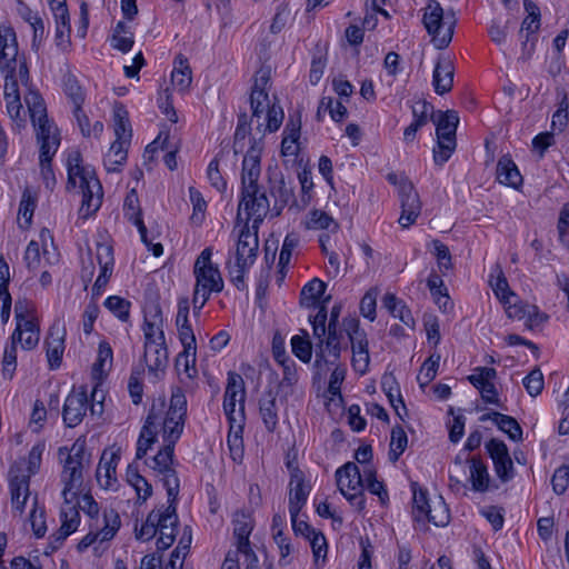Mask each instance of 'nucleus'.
Here are the masks:
<instances>
[{
    "label": "nucleus",
    "mask_w": 569,
    "mask_h": 569,
    "mask_svg": "<svg viewBox=\"0 0 569 569\" xmlns=\"http://www.w3.org/2000/svg\"><path fill=\"white\" fill-rule=\"evenodd\" d=\"M40 154L39 162L41 174L47 188H52L56 184V177L51 167L52 158L60 146V138H51L50 140H39Z\"/></svg>",
    "instance_id": "obj_27"
},
{
    "label": "nucleus",
    "mask_w": 569,
    "mask_h": 569,
    "mask_svg": "<svg viewBox=\"0 0 569 569\" xmlns=\"http://www.w3.org/2000/svg\"><path fill=\"white\" fill-rule=\"evenodd\" d=\"M487 420H491L499 430L507 433L511 440L520 441L522 439V429L515 418L492 411L480 417V421Z\"/></svg>",
    "instance_id": "obj_33"
},
{
    "label": "nucleus",
    "mask_w": 569,
    "mask_h": 569,
    "mask_svg": "<svg viewBox=\"0 0 569 569\" xmlns=\"http://www.w3.org/2000/svg\"><path fill=\"white\" fill-rule=\"evenodd\" d=\"M59 461L62 465L60 475L63 485V505L60 511L61 526L57 532L50 536L46 553L49 555L59 549L63 541L74 532L80 523L79 510L76 507L77 498L84 491V471L90 465V455L86 450L84 440H76L68 447L58 450Z\"/></svg>",
    "instance_id": "obj_1"
},
{
    "label": "nucleus",
    "mask_w": 569,
    "mask_h": 569,
    "mask_svg": "<svg viewBox=\"0 0 569 569\" xmlns=\"http://www.w3.org/2000/svg\"><path fill=\"white\" fill-rule=\"evenodd\" d=\"M2 367L4 378L12 379L17 369V343H13L12 340L4 348Z\"/></svg>",
    "instance_id": "obj_63"
},
{
    "label": "nucleus",
    "mask_w": 569,
    "mask_h": 569,
    "mask_svg": "<svg viewBox=\"0 0 569 569\" xmlns=\"http://www.w3.org/2000/svg\"><path fill=\"white\" fill-rule=\"evenodd\" d=\"M76 507L92 520L89 532L78 545L79 551H83L97 542L110 541L121 527L120 516L114 509H104L100 516L98 503L91 495L84 493V491L78 496Z\"/></svg>",
    "instance_id": "obj_5"
},
{
    "label": "nucleus",
    "mask_w": 569,
    "mask_h": 569,
    "mask_svg": "<svg viewBox=\"0 0 569 569\" xmlns=\"http://www.w3.org/2000/svg\"><path fill=\"white\" fill-rule=\"evenodd\" d=\"M455 69L449 59L441 58L438 60L432 77V84L438 94L449 92L453 84Z\"/></svg>",
    "instance_id": "obj_32"
},
{
    "label": "nucleus",
    "mask_w": 569,
    "mask_h": 569,
    "mask_svg": "<svg viewBox=\"0 0 569 569\" xmlns=\"http://www.w3.org/2000/svg\"><path fill=\"white\" fill-rule=\"evenodd\" d=\"M497 377V370L491 367H477L468 376L469 382L480 391L486 403L499 406V397L492 380Z\"/></svg>",
    "instance_id": "obj_23"
},
{
    "label": "nucleus",
    "mask_w": 569,
    "mask_h": 569,
    "mask_svg": "<svg viewBox=\"0 0 569 569\" xmlns=\"http://www.w3.org/2000/svg\"><path fill=\"white\" fill-rule=\"evenodd\" d=\"M408 445V437L405 430L397 426L391 431L389 459L396 462L403 453Z\"/></svg>",
    "instance_id": "obj_50"
},
{
    "label": "nucleus",
    "mask_w": 569,
    "mask_h": 569,
    "mask_svg": "<svg viewBox=\"0 0 569 569\" xmlns=\"http://www.w3.org/2000/svg\"><path fill=\"white\" fill-rule=\"evenodd\" d=\"M439 360L440 356H437L436 358L433 356H430L423 362L417 377V380L420 383V386H426L436 378L439 367Z\"/></svg>",
    "instance_id": "obj_61"
},
{
    "label": "nucleus",
    "mask_w": 569,
    "mask_h": 569,
    "mask_svg": "<svg viewBox=\"0 0 569 569\" xmlns=\"http://www.w3.org/2000/svg\"><path fill=\"white\" fill-rule=\"evenodd\" d=\"M143 335L144 342H166L160 312H157L152 317V320L146 319L143 325Z\"/></svg>",
    "instance_id": "obj_48"
},
{
    "label": "nucleus",
    "mask_w": 569,
    "mask_h": 569,
    "mask_svg": "<svg viewBox=\"0 0 569 569\" xmlns=\"http://www.w3.org/2000/svg\"><path fill=\"white\" fill-rule=\"evenodd\" d=\"M456 147V141L437 140V146L433 148V161L436 166L442 167L450 159Z\"/></svg>",
    "instance_id": "obj_62"
},
{
    "label": "nucleus",
    "mask_w": 569,
    "mask_h": 569,
    "mask_svg": "<svg viewBox=\"0 0 569 569\" xmlns=\"http://www.w3.org/2000/svg\"><path fill=\"white\" fill-rule=\"evenodd\" d=\"M30 523L32 531L37 538H42L47 532L44 509L39 508L37 503V498H34L33 507L30 512Z\"/></svg>",
    "instance_id": "obj_59"
},
{
    "label": "nucleus",
    "mask_w": 569,
    "mask_h": 569,
    "mask_svg": "<svg viewBox=\"0 0 569 569\" xmlns=\"http://www.w3.org/2000/svg\"><path fill=\"white\" fill-rule=\"evenodd\" d=\"M177 498L178 497H168V506H161L160 508L152 510V513L159 516L157 529H161V526H178Z\"/></svg>",
    "instance_id": "obj_45"
},
{
    "label": "nucleus",
    "mask_w": 569,
    "mask_h": 569,
    "mask_svg": "<svg viewBox=\"0 0 569 569\" xmlns=\"http://www.w3.org/2000/svg\"><path fill=\"white\" fill-rule=\"evenodd\" d=\"M127 112L123 109H118L114 112V134L117 141L129 142L131 139V128L129 120L124 117Z\"/></svg>",
    "instance_id": "obj_57"
},
{
    "label": "nucleus",
    "mask_w": 569,
    "mask_h": 569,
    "mask_svg": "<svg viewBox=\"0 0 569 569\" xmlns=\"http://www.w3.org/2000/svg\"><path fill=\"white\" fill-rule=\"evenodd\" d=\"M343 326L351 343L352 367L357 372L365 375L370 362L367 335L365 330L360 329L359 320L356 317L345 318Z\"/></svg>",
    "instance_id": "obj_16"
},
{
    "label": "nucleus",
    "mask_w": 569,
    "mask_h": 569,
    "mask_svg": "<svg viewBox=\"0 0 569 569\" xmlns=\"http://www.w3.org/2000/svg\"><path fill=\"white\" fill-rule=\"evenodd\" d=\"M123 211L126 218L132 223H136L137 220H142L139 198L134 189L127 193L123 202Z\"/></svg>",
    "instance_id": "obj_56"
},
{
    "label": "nucleus",
    "mask_w": 569,
    "mask_h": 569,
    "mask_svg": "<svg viewBox=\"0 0 569 569\" xmlns=\"http://www.w3.org/2000/svg\"><path fill=\"white\" fill-rule=\"evenodd\" d=\"M133 34L127 27V24L122 21H119L114 28L112 38H111V46L126 53L131 50L133 46Z\"/></svg>",
    "instance_id": "obj_44"
},
{
    "label": "nucleus",
    "mask_w": 569,
    "mask_h": 569,
    "mask_svg": "<svg viewBox=\"0 0 569 569\" xmlns=\"http://www.w3.org/2000/svg\"><path fill=\"white\" fill-rule=\"evenodd\" d=\"M62 89L64 94L70 99L73 107H81L84 102L86 94L80 86L77 77L71 72H67L62 77Z\"/></svg>",
    "instance_id": "obj_43"
},
{
    "label": "nucleus",
    "mask_w": 569,
    "mask_h": 569,
    "mask_svg": "<svg viewBox=\"0 0 569 569\" xmlns=\"http://www.w3.org/2000/svg\"><path fill=\"white\" fill-rule=\"evenodd\" d=\"M174 446L163 442V447L147 462L149 468L160 478L169 498L178 497L180 491V481L173 466Z\"/></svg>",
    "instance_id": "obj_15"
},
{
    "label": "nucleus",
    "mask_w": 569,
    "mask_h": 569,
    "mask_svg": "<svg viewBox=\"0 0 569 569\" xmlns=\"http://www.w3.org/2000/svg\"><path fill=\"white\" fill-rule=\"evenodd\" d=\"M104 307L114 315L119 320L126 322L130 317V307L131 302L119 297L111 296L108 297L104 301Z\"/></svg>",
    "instance_id": "obj_51"
},
{
    "label": "nucleus",
    "mask_w": 569,
    "mask_h": 569,
    "mask_svg": "<svg viewBox=\"0 0 569 569\" xmlns=\"http://www.w3.org/2000/svg\"><path fill=\"white\" fill-rule=\"evenodd\" d=\"M449 510L446 507L441 497H439V501L435 505L433 508H430V511L427 512L425 520L427 519L429 522H432L437 527H445L449 522Z\"/></svg>",
    "instance_id": "obj_58"
},
{
    "label": "nucleus",
    "mask_w": 569,
    "mask_h": 569,
    "mask_svg": "<svg viewBox=\"0 0 569 569\" xmlns=\"http://www.w3.org/2000/svg\"><path fill=\"white\" fill-rule=\"evenodd\" d=\"M290 470L289 482V513L290 516H299L301 509L307 503L310 493V486L305 482V475L298 468L288 462Z\"/></svg>",
    "instance_id": "obj_21"
},
{
    "label": "nucleus",
    "mask_w": 569,
    "mask_h": 569,
    "mask_svg": "<svg viewBox=\"0 0 569 569\" xmlns=\"http://www.w3.org/2000/svg\"><path fill=\"white\" fill-rule=\"evenodd\" d=\"M497 180L505 186L517 189L522 183V176L520 174L516 163L508 156H502L497 163Z\"/></svg>",
    "instance_id": "obj_35"
},
{
    "label": "nucleus",
    "mask_w": 569,
    "mask_h": 569,
    "mask_svg": "<svg viewBox=\"0 0 569 569\" xmlns=\"http://www.w3.org/2000/svg\"><path fill=\"white\" fill-rule=\"evenodd\" d=\"M300 242V237L298 233L291 232L288 233L283 240L280 254H279V272L281 273V277L279 280H282L284 277V268L289 264L292 252L298 247Z\"/></svg>",
    "instance_id": "obj_46"
},
{
    "label": "nucleus",
    "mask_w": 569,
    "mask_h": 569,
    "mask_svg": "<svg viewBox=\"0 0 569 569\" xmlns=\"http://www.w3.org/2000/svg\"><path fill=\"white\" fill-rule=\"evenodd\" d=\"M525 9L527 17L521 23V31H527L528 34L535 33L540 27V10L531 0H525Z\"/></svg>",
    "instance_id": "obj_52"
},
{
    "label": "nucleus",
    "mask_w": 569,
    "mask_h": 569,
    "mask_svg": "<svg viewBox=\"0 0 569 569\" xmlns=\"http://www.w3.org/2000/svg\"><path fill=\"white\" fill-rule=\"evenodd\" d=\"M233 535L237 539V551L257 562V556L252 551L249 542V536L253 529V520L251 513L244 510H238L232 518Z\"/></svg>",
    "instance_id": "obj_22"
},
{
    "label": "nucleus",
    "mask_w": 569,
    "mask_h": 569,
    "mask_svg": "<svg viewBox=\"0 0 569 569\" xmlns=\"http://www.w3.org/2000/svg\"><path fill=\"white\" fill-rule=\"evenodd\" d=\"M144 361L149 375L156 380L164 376L168 367V349L166 342H144Z\"/></svg>",
    "instance_id": "obj_25"
},
{
    "label": "nucleus",
    "mask_w": 569,
    "mask_h": 569,
    "mask_svg": "<svg viewBox=\"0 0 569 569\" xmlns=\"http://www.w3.org/2000/svg\"><path fill=\"white\" fill-rule=\"evenodd\" d=\"M211 257L212 249L208 247L201 251L193 264V276L196 279L193 290L203 292L200 296L204 293H219L224 288L220 269L218 264L212 262Z\"/></svg>",
    "instance_id": "obj_12"
},
{
    "label": "nucleus",
    "mask_w": 569,
    "mask_h": 569,
    "mask_svg": "<svg viewBox=\"0 0 569 569\" xmlns=\"http://www.w3.org/2000/svg\"><path fill=\"white\" fill-rule=\"evenodd\" d=\"M250 133V124L248 120V116L246 113H242L238 117V123L234 131V138H233V151L234 153H240L244 150L247 143V137Z\"/></svg>",
    "instance_id": "obj_53"
},
{
    "label": "nucleus",
    "mask_w": 569,
    "mask_h": 569,
    "mask_svg": "<svg viewBox=\"0 0 569 569\" xmlns=\"http://www.w3.org/2000/svg\"><path fill=\"white\" fill-rule=\"evenodd\" d=\"M325 291L326 283L318 278H313L312 280L307 282L301 289L300 306L306 309H318V311L322 306L327 308L326 303L329 298L323 300L321 299Z\"/></svg>",
    "instance_id": "obj_30"
},
{
    "label": "nucleus",
    "mask_w": 569,
    "mask_h": 569,
    "mask_svg": "<svg viewBox=\"0 0 569 569\" xmlns=\"http://www.w3.org/2000/svg\"><path fill=\"white\" fill-rule=\"evenodd\" d=\"M9 476L12 509L19 515H22L26 502L30 496L29 475H24L18 466H13L10 468Z\"/></svg>",
    "instance_id": "obj_24"
},
{
    "label": "nucleus",
    "mask_w": 569,
    "mask_h": 569,
    "mask_svg": "<svg viewBox=\"0 0 569 569\" xmlns=\"http://www.w3.org/2000/svg\"><path fill=\"white\" fill-rule=\"evenodd\" d=\"M0 71L4 74L3 96H19L18 80L29 81L26 58L19 53L16 31L7 24L0 26Z\"/></svg>",
    "instance_id": "obj_4"
},
{
    "label": "nucleus",
    "mask_w": 569,
    "mask_h": 569,
    "mask_svg": "<svg viewBox=\"0 0 569 569\" xmlns=\"http://www.w3.org/2000/svg\"><path fill=\"white\" fill-rule=\"evenodd\" d=\"M98 389L93 388L91 392L92 403L89 406L88 392L86 387L79 389H72V391L66 398L62 418L63 422L69 428H74L80 425L90 409L92 415H101L103 411L102 400L98 399Z\"/></svg>",
    "instance_id": "obj_10"
},
{
    "label": "nucleus",
    "mask_w": 569,
    "mask_h": 569,
    "mask_svg": "<svg viewBox=\"0 0 569 569\" xmlns=\"http://www.w3.org/2000/svg\"><path fill=\"white\" fill-rule=\"evenodd\" d=\"M24 102L30 112V118L36 130L37 140L60 138L58 128L48 119L44 100L37 91L30 90L24 96Z\"/></svg>",
    "instance_id": "obj_17"
},
{
    "label": "nucleus",
    "mask_w": 569,
    "mask_h": 569,
    "mask_svg": "<svg viewBox=\"0 0 569 569\" xmlns=\"http://www.w3.org/2000/svg\"><path fill=\"white\" fill-rule=\"evenodd\" d=\"M229 422V432L227 437L228 447L243 446L242 433L244 425V416L238 413L237 418H231Z\"/></svg>",
    "instance_id": "obj_55"
},
{
    "label": "nucleus",
    "mask_w": 569,
    "mask_h": 569,
    "mask_svg": "<svg viewBox=\"0 0 569 569\" xmlns=\"http://www.w3.org/2000/svg\"><path fill=\"white\" fill-rule=\"evenodd\" d=\"M119 461L120 456L117 452L103 451L96 471V478L101 488L113 489L116 487V470Z\"/></svg>",
    "instance_id": "obj_28"
},
{
    "label": "nucleus",
    "mask_w": 569,
    "mask_h": 569,
    "mask_svg": "<svg viewBox=\"0 0 569 569\" xmlns=\"http://www.w3.org/2000/svg\"><path fill=\"white\" fill-rule=\"evenodd\" d=\"M68 181L67 189L79 188L82 193L79 214L88 218L96 213L102 204L103 190L94 169L83 166L82 156L78 150H71L66 160Z\"/></svg>",
    "instance_id": "obj_3"
},
{
    "label": "nucleus",
    "mask_w": 569,
    "mask_h": 569,
    "mask_svg": "<svg viewBox=\"0 0 569 569\" xmlns=\"http://www.w3.org/2000/svg\"><path fill=\"white\" fill-rule=\"evenodd\" d=\"M37 207V194L30 189L22 192L21 201L19 204V217L23 218L27 224L31 223L34 209Z\"/></svg>",
    "instance_id": "obj_54"
},
{
    "label": "nucleus",
    "mask_w": 569,
    "mask_h": 569,
    "mask_svg": "<svg viewBox=\"0 0 569 569\" xmlns=\"http://www.w3.org/2000/svg\"><path fill=\"white\" fill-rule=\"evenodd\" d=\"M156 426H157V417L153 413V410H151L147 417L146 423L143 425V427L140 431V436L137 441V451H136L137 459H142L146 456L147 451L154 443V441L157 439Z\"/></svg>",
    "instance_id": "obj_36"
},
{
    "label": "nucleus",
    "mask_w": 569,
    "mask_h": 569,
    "mask_svg": "<svg viewBox=\"0 0 569 569\" xmlns=\"http://www.w3.org/2000/svg\"><path fill=\"white\" fill-rule=\"evenodd\" d=\"M328 319L327 309L325 306L317 311L316 315H309V321L312 326V333L318 339L316 351V365L319 366L321 361L336 363L345 349L342 346L343 332L346 333L345 326L342 328L326 327Z\"/></svg>",
    "instance_id": "obj_8"
},
{
    "label": "nucleus",
    "mask_w": 569,
    "mask_h": 569,
    "mask_svg": "<svg viewBox=\"0 0 569 569\" xmlns=\"http://www.w3.org/2000/svg\"><path fill=\"white\" fill-rule=\"evenodd\" d=\"M189 309V299L187 297L179 299L176 325L178 327L180 342L187 353H191L192 350H197L196 337L188 319Z\"/></svg>",
    "instance_id": "obj_26"
},
{
    "label": "nucleus",
    "mask_w": 569,
    "mask_h": 569,
    "mask_svg": "<svg viewBox=\"0 0 569 569\" xmlns=\"http://www.w3.org/2000/svg\"><path fill=\"white\" fill-rule=\"evenodd\" d=\"M381 388L385 391L396 413L402 419L400 407L403 410L405 415H407V408L405 406L399 385L392 373H386L382 376Z\"/></svg>",
    "instance_id": "obj_38"
},
{
    "label": "nucleus",
    "mask_w": 569,
    "mask_h": 569,
    "mask_svg": "<svg viewBox=\"0 0 569 569\" xmlns=\"http://www.w3.org/2000/svg\"><path fill=\"white\" fill-rule=\"evenodd\" d=\"M307 228L313 230H330L336 231L338 223L327 212L315 209L309 213Z\"/></svg>",
    "instance_id": "obj_47"
},
{
    "label": "nucleus",
    "mask_w": 569,
    "mask_h": 569,
    "mask_svg": "<svg viewBox=\"0 0 569 569\" xmlns=\"http://www.w3.org/2000/svg\"><path fill=\"white\" fill-rule=\"evenodd\" d=\"M16 329L10 340L20 343L24 350L34 349L40 340V329L33 317V307L27 300H17L14 305Z\"/></svg>",
    "instance_id": "obj_11"
},
{
    "label": "nucleus",
    "mask_w": 569,
    "mask_h": 569,
    "mask_svg": "<svg viewBox=\"0 0 569 569\" xmlns=\"http://www.w3.org/2000/svg\"><path fill=\"white\" fill-rule=\"evenodd\" d=\"M523 387L531 397L538 396L543 388V375L539 368L531 370L523 378Z\"/></svg>",
    "instance_id": "obj_64"
},
{
    "label": "nucleus",
    "mask_w": 569,
    "mask_h": 569,
    "mask_svg": "<svg viewBox=\"0 0 569 569\" xmlns=\"http://www.w3.org/2000/svg\"><path fill=\"white\" fill-rule=\"evenodd\" d=\"M486 449L493 462L497 477L501 482L510 481L515 477V468L506 443L493 438L486 443Z\"/></svg>",
    "instance_id": "obj_20"
},
{
    "label": "nucleus",
    "mask_w": 569,
    "mask_h": 569,
    "mask_svg": "<svg viewBox=\"0 0 569 569\" xmlns=\"http://www.w3.org/2000/svg\"><path fill=\"white\" fill-rule=\"evenodd\" d=\"M113 361V352L109 342L102 340L99 342L97 359L92 367V373L94 378H101L106 376L111 367Z\"/></svg>",
    "instance_id": "obj_40"
},
{
    "label": "nucleus",
    "mask_w": 569,
    "mask_h": 569,
    "mask_svg": "<svg viewBox=\"0 0 569 569\" xmlns=\"http://www.w3.org/2000/svg\"><path fill=\"white\" fill-rule=\"evenodd\" d=\"M269 77L266 71L260 70L251 88L250 106L252 119L257 121V131L262 138L266 132L277 131L283 120V110L280 106L271 104L267 86Z\"/></svg>",
    "instance_id": "obj_6"
},
{
    "label": "nucleus",
    "mask_w": 569,
    "mask_h": 569,
    "mask_svg": "<svg viewBox=\"0 0 569 569\" xmlns=\"http://www.w3.org/2000/svg\"><path fill=\"white\" fill-rule=\"evenodd\" d=\"M278 395L272 389L266 390L259 399V415L264 428L273 432L279 422Z\"/></svg>",
    "instance_id": "obj_29"
},
{
    "label": "nucleus",
    "mask_w": 569,
    "mask_h": 569,
    "mask_svg": "<svg viewBox=\"0 0 569 569\" xmlns=\"http://www.w3.org/2000/svg\"><path fill=\"white\" fill-rule=\"evenodd\" d=\"M399 197L402 211L398 222L402 228H409L421 212V201L413 184L405 179L399 184Z\"/></svg>",
    "instance_id": "obj_19"
},
{
    "label": "nucleus",
    "mask_w": 569,
    "mask_h": 569,
    "mask_svg": "<svg viewBox=\"0 0 569 569\" xmlns=\"http://www.w3.org/2000/svg\"><path fill=\"white\" fill-rule=\"evenodd\" d=\"M251 220L253 230H250L248 223L243 226L236 246L234 262H227L229 279L238 290L246 289L244 278L257 259L259 248L258 228L260 223L256 226L254 220Z\"/></svg>",
    "instance_id": "obj_7"
},
{
    "label": "nucleus",
    "mask_w": 569,
    "mask_h": 569,
    "mask_svg": "<svg viewBox=\"0 0 569 569\" xmlns=\"http://www.w3.org/2000/svg\"><path fill=\"white\" fill-rule=\"evenodd\" d=\"M459 123V117L456 111L448 110L441 112L436 122L437 140L456 141V131Z\"/></svg>",
    "instance_id": "obj_37"
},
{
    "label": "nucleus",
    "mask_w": 569,
    "mask_h": 569,
    "mask_svg": "<svg viewBox=\"0 0 569 569\" xmlns=\"http://www.w3.org/2000/svg\"><path fill=\"white\" fill-rule=\"evenodd\" d=\"M469 465V481L471 488L477 492H486L489 489L490 476L488 472L487 465L478 457H471L467 460Z\"/></svg>",
    "instance_id": "obj_34"
},
{
    "label": "nucleus",
    "mask_w": 569,
    "mask_h": 569,
    "mask_svg": "<svg viewBox=\"0 0 569 569\" xmlns=\"http://www.w3.org/2000/svg\"><path fill=\"white\" fill-rule=\"evenodd\" d=\"M363 478L366 482L365 487L368 491L378 496L381 503H386L389 498L388 492L383 483L376 478V471L371 467L365 466Z\"/></svg>",
    "instance_id": "obj_49"
},
{
    "label": "nucleus",
    "mask_w": 569,
    "mask_h": 569,
    "mask_svg": "<svg viewBox=\"0 0 569 569\" xmlns=\"http://www.w3.org/2000/svg\"><path fill=\"white\" fill-rule=\"evenodd\" d=\"M246 388L239 373L229 372L223 395V411L228 420L237 418L238 413L244 416Z\"/></svg>",
    "instance_id": "obj_18"
},
{
    "label": "nucleus",
    "mask_w": 569,
    "mask_h": 569,
    "mask_svg": "<svg viewBox=\"0 0 569 569\" xmlns=\"http://www.w3.org/2000/svg\"><path fill=\"white\" fill-rule=\"evenodd\" d=\"M187 418V398L180 387L172 388L169 408L162 421L163 442L176 445L180 439Z\"/></svg>",
    "instance_id": "obj_13"
},
{
    "label": "nucleus",
    "mask_w": 569,
    "mask_h": 569,
    "mask_svg": "<svg viewBox=\"0 0 569 569\" xmlns=\"http://www.w3.org/2000/svg\"><path fill=\"white\" fill-rule=\"evenodd\" d=\"M337 486L341 495L358 510L366 506L362 489L365 488L363 471L353 462H347L336 471Z\"/></svg>",
    "instance_id": "obj_14"
},
{
    "label": "nucleus",
    "mask_w": 569,
    "mask_h": 569,
    "mask_svg": "<svg viewBox=\"0 0 569 569\" xmlns=\"http://www.w3.org/2000/svg\"><path fill=\"white\" fill-rule=\"evenodd\" d=\"M127 482L134 489L138 501L144 502L152 495V486L142 477L138 469L133 466H128L126 472Z\"/></svg>",
    "instance_id": "obj_39"
},
{
    "label": "nucleus",
    "mask_w": 569,
    "mask_h": 569,
    "mask_svg": "<svg viewBox=\"0 0 569 569\" xmlns=\"http://www.w3.org/2000/svg\"><path fill=\"white\" fill-rule=\"evenodd\" d=\"M422 23L437 49L447 48L453 37L457 17L452 9L445 10L437 0H428L422 9Z\"/></svg>",
    "instance_id": "obj_9"
},
{
    "label": "nucleus",
    "mask_w": 569,
    "mask_h": 569,
    "mask_svg": "<svg viewBox=\"0 0 569 569\" xmlns=\"http://www.w3.org/2000/svg\"><path fill=\"white\" fill-rule=\"evenodd\" d=\"M66 330L57 326H52L46 339L47 358L50 369H57L61 365L64 351Z\"/></svg>",
    "instance_id": "obj_31"
},
{
    "label": "nucleus",
    "mask_w": 569,
    "mask_h": 569,
    "mask_svg": "<svg viewBox=\"0 0 569 569\" xmlns=\"http://www.w3.org/2000/svg\"><path fill=\"white\" fill-rule=\"evenodd\" d=\"M129 142L114 141L104 156V166L108 171H119V167L127 160Z\"/></svg>",
    "instance_id": "obj_42"
},
{
    "label": "nucleus",
    "mask_w": 569,
    "mask_h": 569,
    "mask_svg": "<svg viewBox=\"0 0 569 569\" xmlns=\"http://www.w3.org/2000/svg\"><path fill=\"white\" fill-rule=\"evenodd\" d=\"M292 352L302 362H309L312 357V346L307 337L293 336L291 339Z\"/></svg>",
    "instance_id": "obj_60"
},
{
    "label": "nucleus",
    "mask_w": 569,
    "mask_h": 569,
    "mask_svg": "<svg viewBox=\"0 0 569 569\" xmlns=\"http://www.w3.org/2000/svg\"><path fill=\"white\" fill-rule=\"evenodd\" d=\"M250 147L242 160L241 169V199L238 206V216L243 210L248 219L254 224L261 223L270 210V202L263 187L258 184L261 174V153L263 141L261 137H250Z\"/></svg>",
    "instance_id": "obj_2"
},
{
    "label": "nucleus",
    "mask_w": 569,
    "mask_h": 569,
    "mask_svg": "<svg viewBox=\"0 0 569 569\" xmlns=\"http://www.w3.org/2000/svg\"><path fill=\"white\" fill-rule=\"evenodd\" d=\"M191 80L192 77L188 60L180 54L174 60V67L171 73L172 84L180 91H184L189 88Z\"/></svg>",
    "instance_id": "obj_41"
}]
</instances>
